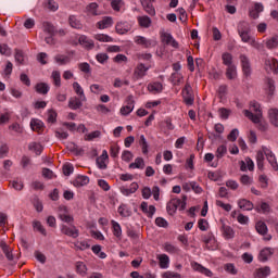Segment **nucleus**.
Segmentation results:
<instances>
[{"instance_id":"20","label":"nucleus","mask_w":278,"mask_h":278,"mask_svg":"<svg viewBox=\"0 0 278 278\" xmlns=\"http://www.w3.org/2000/svg\"><path fill=\"white\" fill-rule=\"evenodd\" d=\"M269 275H270V267L268 266L257 268L253 274L254 278H266Z\"/></svg>"},{"instance_id":"37","label":"nucleus","mask_w":278,"mask_h":278,"mask_svg":"<svg viewBox=\"0 0 278 278\" xmlns=\"http://www.w3.org/2000/svg\"><path fill=\"white\" fill-rule=\"evenodd\" d=\"M227 79H236L238 77V72L236 71V65H229L226 70Z\"/></svg>"},{"instance_id":"64","label":"nucleus","mask_w":278,"mask_h":278,"mask_svg":"<svg viewBox=\"0 0 278 278\" xmlns=\"http://www.w3.org/2000/svg\"><path fill=\"white\" fill-rule=\"evenodd\" d=\"M163 278H181V274L175 271H165Z\"/></svg>"},{"instance_id":"62","label":"nucleus","mask_w":278,"mask_h":278,"mask_svg":"<svg viewBox=\"0 0 278 278\" xmlns=\"http://www.w3.org/2000/svg\"><path fill=\"white\" fill-rule=\"evenodd\" d=\"M220 118H224V121H227L229 118V114H231V111L229 109L222 108L218 110Z\"/></svg>"},{"instance_id":"40","label":"nucleus","mask_w":278,"mask_h":278,"mask_svg":"<svg viewBox=\"0 0 278 278\" xmlns=\"http://www.w3.org/2000/svg\"><path fill=\"white\" fill-rule=\"evenodd\" d=\"M73 89L80 98V101H86V94H84V88L79 85V83H73Z\"/></svg>"},{"instance_id":"38","label":"nucleus","mask_w":278,"mask_h":278,"mask_svg":"<svg viewBox=\"0 0 278 278\" xmlns=\"http://www.w3.org/2000/svg\"><path fill=\"white\" fill-rule=\"evenodd\" d=\"M223 236L227 240H231V238H233V236H236V232L233 231V228H231L230 226L223 225Z\"/></svg>"},{"instance_id":"31","label":"nucleus","mask_w":278,"mask_h":278,"mask_svg":"<svg viewBox=\"0 0 278 278\" xmlns=\"http://www.w3.org/2000/svg\"><path fill=\"white\" fill-rule=\"evenodd\" d=\"M68 24L73 29H81L83 27L81 22L75 15H70Z\"/></svg>"},{"instance_id":"60","label":"nucleus","mask_w":278,"mask_h":278,"mask_svg":"<svg viewBox=\"0 0 278 278\" xmlns=\"http://www.w3.org/2000/svg\"><path fill=\"white\" fill-rule=\"evenodd\" d=\"M96 59L100 64H105V62L110 60V56L108 55V53H98L96 55Z\"/></svg>"},{"instance_id":"7","label":"nucleus","mask_w":278,"mask_h":278,"mask_svg":"<svg viewBox=\"0 0 278 278\" xmlns=\"http://www.w3.org/2000/svg\"><path fill=\"white\" fill-rule=\"evenodd\" d=\"M61 232L64 233V236H68V238H79V229L75 226L63 225Z\"/></svg>"},{"instance_id":"6","label":"nucleus","mask_w":278,"mask_h":278,"mask_svg":"<svg viewBox=\"0 0 278 278\" xmlns=\"http://www.w3.org/2000/svg\"><path fill=\"white\" fill-rule=\"evenodd\" d=\"M265 71L269 75H277L278 73V61L277 59H269L265 61Z\"/></svg>"},{"instance_id":"36","label":"nucleus","mask_w":278,"mask_h":278,"mask_svg":"<svg viewBox=\"0 0 278 278\" xmlns=\"http://www.w3.org/2000/svg\"><path fill=\"white\" fill-rule=\"evenodd\" d=\"M43 149L45 148L42 147V144H40L38 142H31L28 146V150L34 151L36 153V155H40V153H42Z\"/></svg>"},{"instance_id":"12","label":"nucleus","mask_w":278,"mask_h":278,"mask_svg":"<svg viewBox=\"0 0 278 278\" xmlns=\"http://www.w3.org/2000/svg\"><path fill=\"white\" fill-rule=\"evenodd\" d=\"M239 36L242 42H249L251 43L252 47H255V48L260 47V43H257V41H255V39L251 37V31L239 33Z\"/></svg>"},{"instance_id":"5","label":"nucleus","mask_w":278,"mask_h":278,"mask_svg":"<svg viewBox=\"0 0 278 278\" xmlns=\"http://www.w3.org/2000/svg\"><path fill=\"white\" fill-rule=\"evenodd\" d=\"M239 60L241 62L243 75L245 77H250L251 76V61L249 60V58L245 54H241L239 56Z\"/></svg>"},{"instance_id":"11","label":"nucleus","mask_w":278,"mask_h":278,"mask_svg":"<svg viewBox=\"0 0 278 278\" xmlns=\"http://www.w3.org/2000/svg\"><path fill=\"white\" fill-rule=\"evenodd\" d=\"M186 201H188V197L182 195V200L175 198L170 200V203L176 207V210L184 212V210H186Z\"/></svg>"},{"instance_id":"53","label":"nucleus","mask_w":278,"mask_h":278,"mask_svg":"<svg viewBox=\"0 0 278 278\" xmlns=\"http://www.w3.org/2000/svg\"><path fill=\"white\" fill-rule=\"evenodd\" d=\"M119 152H121V146H118V143H113L110 148L111 157H118Z\"/></svg>"},{"instance_id":"19","label":"nucleus","mask_w":278,"mask_h":278,"mask_svg":"<svg viewBox=\"0 0 278 278\" xmlns=\"http://www.w3.org/2000/svg\"><path fill=\"white\" fill-rule=\"evenodd\" d=\"M135 42L136 45H140V47H143L144 49H149V47H153V41L142 36L135 37Z\"/></svg>"},{"instance_id":"61","label":"nucleus","mask_w":278,"mask_h":278,"mask_svg":"<svg viewBox=\"0 0 278 278\" xmlns=\"http://www.w3.org/2000/svg\"><path fill=\"white\" fill-rule=\"evenodd\" d=\"M0 53L1 55H12V50L10 47H8V45L3 43L0 45Z\"/></svg>"},{"instance_id":"30","label":"nucleus","mask_w":278,"mask_h":278,"mask_svg":"<svg viewBox=\"0 0 278 278\" xmlns=\"http://www.w3.org/2000/svg\"><path fill=\"white\" fill-rule=\"evenodd\" d=\"M264 155H266V153L264 152V150H258L256 153V164H257V168L260 170L264 169Z\"/></svg>"},{"instance_id":"27","label":"nucleus","mask_w":278,"mask_h":278,"mask_svg":"<svg viewBox=\"0 0 278 278\" xmlns=\"http://www.w3.org/2000/svg\"><path fill=\"white\" fill-rule=\"evenodd\" d=\"M268 118L271 125H274V127H278V110L277 109H270L268 111Z\"/></svg>"},{"instance_id":"9","label":"nucleus","mask_w":278,"mask_h":278,"mask_svg":"<svg viewBox=\"0 0 278 278\" xmlns=\"http://www.w3.org/2000/svg\"><path fill=\"white\" fill-rule=\"evenodd\" d=\"M263 151L267 157V162L270 164L274 170H278L277 157L275 156L273 151L268 150V148L266 147H263Z\"/></svg>"},{"instance_id":"15","label":"nucleus","mask_w":278,"mask_h":278,"mask_svg":"<svg viewBox=\"0 0 278 278\" xmlns=\"http://www.w3.org/2000/svg\"><path fill=\"white\" fill-rule=\"evenodd\" d=\"M147 71H149V67L144 66V64L140 63L137 65L134 72V77L137 79H142L144 75H147Z\"/></svg>"},{"instance_id":"49","label":"nucleus","mask_w":278,"mask_h":278,"mask_svg":"<svg viewBox=\"0 0 278 278\" xmlns=\"http://www.w3.org/2000/svg\"><path fill=\"white\" fill-rule=\"evenodd\" d=\"M74 248L76 251H86L87 249H90V245L88 244V241H76Z\"/></svg>"},{"instance_id":"18","label":"nucleus","mask_w":278,"mask_h":278,"mask_svg":"<svg viewBox=\"0 0 278 278\" xmlns=\"http://www.w3.org/2000/svg\"><path fill=\"white\" fill-rule=\"evenodd\" d=\"M75 268L77 275H80V277H86L88 275V266H86V263L78 261L75 263Z\"/></svg>"},{"instance_id":"46","label":"nucleus","mask_w":278,"mask_h":278,"mask_svg":"<svg viewBox=\"0 0 278 278\" xmlns=\"http://www.w3.org/2000/svg\"><path fill=\"white\" fill-rule=\"evenodd\" d=\"M170 81L174 84V86H179L181 81H184V76L178 72L173 73L170 76Z\"/></svg>"},{"instance_id":"10","label":"nucleus","mask_w":278,"mask_h":278,"mask_svg":"<svg viewBox=\"0 0 278 278\" xmlns=\"http://www.w3.org/2000/svg\"><path fill=\"white\" fill-rule=\"evenodd\" d=\"M162 42H165V45H169L170 47H174V49H179V42L173 38V35L168 33H164L162 35Z\"/></svg>"},{"instance_id":"51","label":"nucleus","mask_w":278,"mask_h":278,"mask_svg":"<svg viewBox=\"0 0 278 278\" xmlns=\"http://www.w3.org/2000/svg\"><path fill=\"white\" fill-rule=\"evenodd\" d=\"M217 160H222V157H225L227 155V146L222 144L217 148L216 153H215Z\"/></svg>"},{"instance_id":"54","label":"nucleus","mask_w":278,"mask_h":278,"mask_svg":"<svg viewBox=\"0 0 278 278\" xmlns=\"http://www.w3.org/2000/svg\"><path fill=\"white\" fill-rule=\"evenodd\" d=\"M266 47H267V49H277V47H278V37L275 36L271 39H268L266 41Z\"/></svg>"},{"instance_id":"25","label":"nucleus","mask_w":278,"mask_h":278,"mask_svg":"<svg viewBox=\"0 0 278 278\" xmlns=\"http://www.w3.org/2000/svg\"><path fill=\"white\" fill-rule=\"evenodd\" d=\"M238 206L240 210H243L244 212H251L253 210V202L247 200V199H241L238 201Z\"/></svg>"},{"instance_id":"50","label":"nucleus","mask_w":278,"mask_h":278,"mask_svg":"<svg viewBox=\"0 0 278 278\" xmlns=\"http://www.w3.org/2000/svg\"><path fill=\"white\" fill-rule=\"evenodd\" d=\"M139 144L142 149V153L147 155L149 153V143L147 142V138H144V135L140 136Z\"/></svg>"},{"instance_id":"34","label":"nucleus","mask_w":278,"mask_h":278,"mask_svg":"<svg viewBox=\"0 0 278 278\" xmlns=\"http://www.w3.org/2000/svg\"><path fill=\"white\" fill-rule=\"evenodd\" d=\"M266 94H268V97L275 94V80L270 78L266 79Z\"/></svg>"},{"instance_id":"29","label":"nucleus","mask_w":278,"mask_h":278,"mask_svg":"<svg viewBox=\"0 0 278 278\" xmlns=\"http://www.w3.org/2000/svg\"><path fill=\"white\" fill-rule=\"evenodd\" d=\"M137 21L140 27H144L146 29H149V27H151V17L147 15L137 17Z\"/></svg>"},{"instance_id":"39","label":"nucleus","mask_w":278,"mask_h":278,"mask_svg":"<svg viewBox=\"0 0 278 278\" xmlns=\"http://www.w3.org/2000/svg\"><path fill=\"white\" fill-rule=\"evenodd\" d=\"M42 27L46 34H49L50 36H55V26H53L51 22H43Z\"/></svg>"},{"instance_id":"35","label":"nucleus","mask_w":278,"mask_h":278,"mask_svg":"<svg viewBox=\"0 0 278 278\" xmlns=\"http://www.w3.org/2000/svg\"><path fill=\"white\" fill-rule=\"evenodd\" d=\"M38 94H47L49 92V85L47 83H39L35 87Z\"/></svg>"},{"instance_id":"63","label":"nucleus","mask_w":278,"mask_h":278,"mask_svg":"<svg viewBox=\"0 0 278 278\" xmlns=\"http://www.w3.org/2000/svg\"><path fill=\"white\" fill-rule=\"evenodd\" d=\"M47 8L48 10H51V12H56L59 5L54 0H48Z\"/></svg>"},{"instance_id":"14","label":"nucleus","mask_w":278,"mask_h":278,"mask_svg":"<svg viewBox=\"0 0 278 278\" xmlns=\"http://www.w3.org/2000/svg\"><path fill=\"white\" fill-rule=\"evenodd\" d=\"M193 270H197V273H201V275H205V277H213L214 273L210 270L208 268L203 267V265L199 263L191 264Z\"/></svg>"},{"instance_id":"3","label":"nucleus","mask_w":278,"mask_h":278,"mask_svg":"<svg viewBox=\"0 0 278 278\" xmlns=\"http://www.w3.org/2000/svg\"><path fill=\"white\" fill-rule=\"evenodd\" d=\"M255 229L260 236H264V240L266 242H270L273 240V236L268 235V226H266V223L264 222H258L256 223Z\"/></svg>"},{"instance_id":"8","label":"nucleus","mask_w":278,"mask_h":278,"mask_svg":"<svg viewBox=\"0 0 278 278\" xmlns=\"http://www.w3.org/2000/svg\"><path fill=\"white\" fill-rule=\"evenodd\" d=\"M140 3L150 16H155V8L153 7V3H155V0H140Z\"/></svg>"},{"instance_id":"42","label":"nucleus","mask_w":278,"mask_h":278,"mask_svg":"<svg viewBox=\"0 0 278 278\" xmlns=\"http://www.w3.org/2000/svg\"><path fill=\"white\" fill-rule=\"evenodd\" d=\"M238 34H243L247 31H251V25L249 22H240L237 27Z\"/></svg>"},{"instance_id":"48","label":"nucleus","mask_w":278,"mask_h":278,"mask_svg":"<svg viewBox=\"0 0 278 278\" xmlns=\"http://www.w3.org/2000/svg\"><path fill=\"white\" fill-rule=\"evenodd\" d=\"M81 105L83 103L81 100H79V98H72L68 102V108H71V110H79Z\"/></svg>"},{"instance_id":"44","label":"nucleus","mask_w":278,"mask_h":278,"mask_svg":"<svg viewBox=\"0 0 278 278\" xmlns=\"http://www.w3.org/2000/svg\"><path fill=\"white\" fill-rule=\"evenodd\" d=\"M157 260L160 261V268H168V264L170 262V258H168V255L161 254L159 255Z\"/></svg>"},{"instance_id":"58","label":"nucleus","mask_w":278,"mask_h":278,"mask_svg":"<svg viewBox=\"0 0 278 278\" xmlns=\"http://www.w3.org/2000/svg\"><path fill=\"white\" fill-rule=\"evenodd\" d=\"M59 218L63 220V223H73L75 219L73 216L68 215V213H59Z\"/></svg>"},{"instance_id":"23","label":"nucleus","mask_w":278,"mask_h":278,"mask_svg":"<svg viewBox=\"0 0 278 278\" xmlns=\"http://www.w3.org/2000/svg\"><path fill=\"white\" fill-rule=\"evenodd\" d=\"M0 249H2L7 260H9V262H12V260H14V254H12V249H10V247L8 245L7 242L1 241Z\"/></svg>"},{"instance_id":"45","label":"nucleus","mask_w":278,"mask_h":278,"mask_svg":"<svg viewBox=\"0 0 278 278\" xmlns=\"http://www.w3.org/2000/svg\"><path fill=\"white\" fill-rule=\"evenodd\" d=\"M94 40H98L99 42H114V39L105 34H97L94 35Z\"/></svg>"},{"instance_id":"24","label":"nucleus","mask_w":278,"mask_h":278,"mask_svg":"<svg viewBox=\"0 0 278 278\" xmlns=\"http://www.w3.org/2000/svg\"><path fill=\"white\" fill-rule=\"evenodd\" d=\"M273 253H274L273 248L263 249L258 254L260 262H268V257H270V255H273Z\"/></svg>"},{"instance_id":"55","label":"nucleus","mask_w":278,"mask_h":278,"mask_svg":"<svg viewBox=\"0 0 278 278\" xmlns=\"http://www.w3.org/2000/svg\"><path fill=\"white\" fill-rule=\"evenodd\" d=\"M54 60L58 64H61V65L68 64V62H71V59L68 56H64V55H61V54H58L54 58Z\"/></svg>"},{"instance_id":"26","label":"nucleus","mask_w":278,"mask_h":278,"mask_svg":"<svg viewBox=\"0 0 278 278\" xmlns=\"http://www.w3.org/2000/svg\"><path fill=\"white\" fill-rule=\"evenodd\" d=\"M88 184H90V178H88V176H78L74 180V186L76 188H81V186H88Z\"/></svg>"},{"instance_id":"32","label":"nucleus","mask_w":278,"mask_h":278,"mask_svg":"<svg viewBox=\"0 0 278 278\" xmlns=\"http://www.w3.org/2000/svg\"><path fill=\"white\" fill-rule=\"evenodd\" d=\"M223 64L225 66H233V55L229 52H225L222 54Z\"/></svg>"},{"instance_id":"52","label":"nucleus","mask_w":278,"mask_h":278,"mask_svg":"<svg viewBox=\"0 0 278 278\" xmlns=\"http://www.w3.org/2000/svg\"><path fill=\"white\" fill-rule=\"evenodd\" d=\"M125 5V2H123V0H112L111 1V8L112 10H114L115 12H121V8Z\"/></svg>"},{"instance_id":"4","label":"nucleus","mask_w":278,"mask_h":278,"mask_svg":"<svg viewBox=\"0 0 278 278\" xmlns=\"http://www.w3.org/2000/svg\"><path fill=\"white\" fill-rule=\"evenodd\" d=\"M136 101L134 100V96H128L126 98V105L121 109V114L123 116H127L134 112Z\"/></svg>"},{"instance_id":"22","label":"nucleus","mask_w":278,"mask_h":278,"mask_svg":"<svg viewBox=\"0 0 278 278\" xmlns=\"http://www.w3.org/2000/svg\"><path fill=\"white\" fill-rule=\"evenodd\" d=\"M99 4L97 2H91L86 7V13L88 16H99Z\"/></svg>"},{"instance_id":"2","label":"nucleus","mask_w":278,"mask_h":278,"mask_svg":"<svg viewBox=\"0 0 278 278\" xmlns=\"http://www.w3.org/2000/svg\"><path fill=\"white\" fill-rule=\"evenodd\" d=\"M182 99L186 105H192L194 103V92L192 91V86H190L188 83L182 89Z\"/></svg>"},{"instance_id":"57","label":"nucleus","mask_w":278,"mask_h":278,"mask_svg":"<svg viewBox=\"0 0 278 278\" xmlns=\"http://www.w3.org/2000/svg\"><path fill=\"white\" fill-rule=\"evenodd\" d=\"M164 250L167 252V253H179V248L170 244V243H165L164 244Z\"/></svg>"},{"instance_id":"59","label":"nucleus","mask_w":278,"mask_h":278,"mask_svg":"<svg viewBox=\"0 0 278 278\" xmlns=\"http://www.w3.org/2000/svg\"><path fill=\"white\" fill-rule=\"evenodd\" d=\"M33 227L34 229H37V231H40L42 236H47V230L40 222H34Z\"/></svg>"},{"instance_id":"16","label":"nucleus","mask_w":278,"mask_h":278,"mask_svg":"<svg viewBox=\"0 0 278 278\" xmlns=\"http://www.w3.org/2000/svg\"><path fill=\"white\" fill-rule=\"evenodd\" d=\"M112 25H114V20L110 16H105L97 23L98 29H108L109 27H112Z\"/></svg>"},{"instance_id":"21","label":"nucleus","mask_w":278,"mask_h":278,"mask_svg":"<svg viewBox=\"0 0 278 278\" xmlns=\"http://www.w3.org/2000/svg\"><path fill=\"white\" fill-rule=\"evenodd\" d=\"M78 41H79V45L85 47V49H94V41L86 37V35H81Z\"/></svg>"},{"instance_id":"43","label":"nucleus","mask_w":278,"mask_h":278,"mask_svg":"<svg viewBox=\"0 0 278 278\" xmlns=\"http://www.w3.org/2000/svg\"><path fill=\"white\" fill-rule=\"evenodd\" d=\"M51 77L53 79V85L56 88H60V86H62V76H61L60 72H58V71L52 72Z\"/></svg>"},{"instance_id":"13","label":"nucleus","mask_w":278,"mask_h":278,"mask_svg":"<svg viewBox=\"0 0 278 278\" xmlns=\"http://www.w3.org/2000/svg\"><path fill=\"white\" fill-rule=\"evenodd\" d=\"M115 30L123 36V34H127L131 30V25L127 22H118L115 26Z\"/></svg>"},{"instance_id":"17","label":"nucleus","mask_w":278,"mask_h":278,"mask_svg":"<svg viewBox=\"0 0 278 278\" xmlns=\"http://www.w3.org/2000/svg\"><path fill=\"white\" fill-rule=\"evenodd\" d=\"M30 129H33L37 134H42V131H45V123H42V121L40 119H31Z\"/></svg>"},{"instance_id":"56","label":"nucleus","mask_w":278,"mask_h":278,"mask_svg":"<svg viewBox=\"0 0 278 278\" xmlns=\"http://www.w3.org/2000/svg\"><path fill=\"white\" fill-rule=\"evenodd\" d=\"M224 270L226 273H229L230 275H238V269H236V266L231 263H228L224 266Z\"/></svg>"},{"instance_id":"41","label":"nucleus","mask_w":278,"mask_h":278,"mask_svg":"<svg viewBox=\"0 0 278 278\" xmlns=\"http://www.w3.org/2000/svg\"><path fill=\"white\" fill-rule=\"evenodd\" d=\"M111 225L113 227V236L121 238V236H123V229L121 228V225L115 220H111Z\"/></svg>"},{"instance_id":"33","label":"nucleus","mask_w":278,"mask_h":278,"mask_svg":"<svg viewBox=\"0 0 278 278\" xmlns=\"http://www.w3.org/2000/svg\"><path fill=\"white\" fill-rule=\"evenodd\" d=\"M47 123H50V125L58 123V112L55 110L51 109L48 111Z\"/></svg>"},{"instance_id":"47","label":"nucleus","mask_w":278,"mask_h":278,"mask_svg":"<svg viewBox=\"0 0 278 278\" xmlns=\"http://www.w3.org/2000/svg\"><path fill=\"white\" fill-rule=\"evenodd\" d=\"M129 168H139L142 170L144 168V159L137 157L134 163L129 164Z\"/></svg>"},{"instance_id":"1","label":"nucleus","mask_w":278,"mask_h":278,"mask_svg":"<svg viewBox=\"0 0 278 278\" xmlns=\"http://www.w3.org/2000/svg\"><path fill=\"white\" fill-rule=\"evenodd\" d=\"M251 106V111L249 110H244L243 114L247 118H249L250 121H252V123H260V119L262 118V109L258 102L252 101L250 103ZM254 112V114H253Z\"/></svg>"},{"instance_id":"28","label":"nucleus","mask_w":278,"mask_h":278,"mask_svg":"<svg viewBox=\"0 0 278 278\" xmlns=\"http://www.w3.org/2000/svg\"><path fill=\"white\" fill-rule=\"evenodd\" d=\"M149 92H152V94H159V92H162L164 90V86H162V83H153L148 85Z\"/></svg>"}]
</instances>
